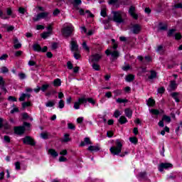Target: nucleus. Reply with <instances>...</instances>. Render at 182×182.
<instances>
[{"instance_id":"1","label":"nucleus","mask_w":182,"mask_h":182,"mask_svg":"<svg viewBox=\"0 0 182 182\" xmlns=\"http://www.w3.org/2000/svg\"><path fill=\"white\" fill-rule=\"evenodd\" d=\"M35 11L41 13L34 16L33 18V22H38V21H41V19H49V12L45 11V8L38 6L35 8Z\"/></svg>"},{"instance_id":"2","label":"nucleus","mask_w":182,"mask_h":182,"mask_svg":"<svg viewBox=\"0 0 182 182\" xmlns=\"http://www.w3.org/2000/svg\"><path fill=\"white\" fill-rule=\"evenodd\" d=\"M112 47H110L108 48L106 51L105 53L109 56V55H111L112 59H117L119 58V52L116 50L117 49V43H116V41L114 39H112Z\"/></svg>"},{"instance_id":"3","label":"nucleus","mask_w":182,"mask_h":182,"mask_svg":"<svg viewBox=\"0 0 182 182\" xmlns=\"http://www.w3.org/2000/svg\"><path fill=\"white\" fill-rule=\"evenodd\" d=\"M123 147V142L120 139L115 141V145L112 146L109 149V151L113 156H119L122 153V149Z\"/></svg>"},{"instance_id":"4","label":"nucleus","mask_w":182,"mask_h":182,"mask_svg":"<svg viewBox=\"0 0 182 182\" xmlns=\"http://www.w3.org/2000/svg\"><path fill=\"white\" fill-rule=\"evenodd\" d=\"M82 4V0H74L73 2V5L76 9V11H79L80 15H85V14H87L90 18H93V14L90 13V11L87 10L85 11L83 9H79V5Z\"/></svg>"},{"instance_id":"5","label":"nucleus","mask_w":182,"mask_h":182,"mask_svg":"<svg viewBox=\"0 0 182 182\" xmlns=\"http://www.w3.org/2000/svg\"><path fill=\"white\" fill-rule=\"evenodd\" d=\"M73 32V26L70 23H65L61 29V33L65 38H69Z\"/></svg>"},{"instance_id":"6","label":"nucleus","mask_w":182,"mask_h":182,"mask_svg":"<svg viewBox=\"0 0 182 182\" xmlns=\"http://www.w3.org/2000/svg\"><path fill=\"white\" fill-rule=\"evenodd\" d=\"M113 21L117 23H122L124 22L123 18L126 16V13L123 11H113Z\"/></svg>"},{"instance_id":"7","label":"nucleus","mask_w":182,"mask_h":182,"mask_svg":"<svg viewBox=\"0 0 182 182\" xmlns=\"http://www.w3.org/2000/svg\"><path fill=\"white\" fill-rule=\"evenodd\" d=\"M83 103H87V100L85 97H80L77 101L74 103V109L79 110L80 109V105Z\"/></svg>"},{"instance_id":"8","label":"nucleus","mask_w":182,"mask_h":182,"mask_svg":"<svg viewBox=\"0 0 182 182\" xmlns=\"http://www.w3.org/2000/svg\"><path fill=\"white\" fill-rule=\"evenodd\" d=\"M47 32H43L41 34V38H43V39H46L49 38L50 35H52V32L53 31V28L52 27V25H48V26L47 27Z\"/></svg>"},{"instance_id":"9","label":"nucleus","mask_w":182,"mask_h":182,"mask_svg":"<svg viewBox=\"0 0 182 182\" xmlns=\"http://www.w3.org/2000/svg\"><path fill=\"white\" fill-rule=\"evenodd\" d=\"M173 165L168 163H161L159 165L158 168L161 172L164 171V170H167V168H171Z\"/></svg>"},{"instance_id":"10","label":"nucleus","mask_w":182,"mask_h":182,"mask_svg":"<svg viewBox=\"0 0 182 182\" xmlns=\"http://www.w3.org/2000/svg\"><path fill=\"white\" fill-rule=\"evenodd\" d=\"M23 143L24 144H29L30 146H35V141L31 136H26L23 139Z\"/></svg>"},{"instance_id":"11","label":"nucleus","mask_w":182,"mask_h":182,"mask_svg":"<svg viewBox=\"0 0 182 182\" xmlns=\"http://www.w3.org/2000/svg\"><path fill=\"white\" fill-rule=\"evenodd\" d=\"M129 15H131V16L134 18V19H137L139 18V16L137 15V14L136 13V8L133 6H132L129 8Z\"/></svg>"},{"instance_id":"12","label":"nucleus","mask_w":182,"mask_h":182,"mask_svg":"<svg viewBox=\"0 0 182 182\" xmlns=\"http://www.w3.org/2000/svg\"><path fill=\"white\" fill-rule=\"evenodd\" d=\"M102 59V55L101 54H94L90 57V60L91 62H99Z\"/></svg>"},{"instance_id":"13","label":"nucleus","mask_w":182,"mask_h":182,"mask_svg":"<svg viewBox=\"0 0 182 182\" xmlns=\"http://www.w3.org/2000/svg\"><path fill=\"white\" fill-rule=\"evenodd\" d=\"M70 45H71L70 49L72 52H77V50H79V46H77V43H76L75 41L72 40Z\"/></svg>"},{"instance_id":"14","label":"nucleus","mask_w":182,"mask_h":182,"mask_svg":"<svg viewBox=\"0 0 182 182\" xmlns=\"http://www.w3.org/2000/svg\"><path fill=\"white\" fill-rule=\"evenodd\" d=\"M131 31L133 33H139L141 31V26L139 24H134L132 26Z\"/></svg>"},{"instance_id":"15","label":"nucleus","mask_w":182,"mask_h":182,"mask_svg":"<svg viewBox=\"0 0 182 182\" xmlns=\"http://www.w3.org/2000/svg\"><path fill=\"white\" fill-rule=\"evenodd\" d=\"M172 97L174 99L175 102H178L182 99V94L178 92H173L171 95Z\"/></svg>"},{"instance_id":"16","label":"nucleus","mask_w":182,"mask_h":182,"mask_svg":"<svg viewBox=\"0 0 182 182\" xmlns=\"http://www.w3.org/2000/svg\"><path fill=\"white\" fill-rule=\"evenodd\" d=\"M24 132H25V127H14V133H16V134H23Z\"/></svg>"},{"instance_id":"17","label":"nucleus","mask_w":182,"mask_h":182,"mask_svg":"<svg viewBox=\"0 0 182 182\" xmlns=\"http://www.w3.org/2000/svg\"><path fill=\"white\" fill-rule=\"evenodd\" d=\"M14 44L15 49H21L22 48V44L19 43V40L17 38H14Z\"/></svg>"},{"instance_id":"18","label":"nucleus","mask_w":182,"mask_h":182,"mask_svg":"<svg viewBox=\"0 0 182 182\" xmlns=\"http://www.w3.org/2000/svg\"><path fill=\"white\" fill-rule=\"evenodd\" d=\"M125 116L128 117V119H132L133 116V111L130 108H127L124 110Z\"/></svg>"},{"instance_id":"19","label":"nucleus","mask_w":182,"mask_h":182,"mask_svg":"<svg viewBox=\"0 0 182 182\" xmlns=\"http://www.w3.org/2000/svg\"><path fill=\"white\" fill-rule=\"evenodd\" d=\"M48 154H50V156H52L54 159L59 156V153H58V151H56V150L53 149H48Z\"/></svg>"},{"instance_id":"20","label":"nucleus","mask_w":182,"mask_h":182,"mask_svg":"<svg viewBox=\"0 0 182 182\" xmlns=\"http://www.w3.org/2000/svg\"><path fill=\"white\" fill-rule=\"evenodd\" d=\"M86 144H92V141H90V139L89 137H85L84 139V141H81L80 146L81 147H83L86 146Z\"/></svg>"},{"instance_id":"21","label":"nucleus","mask_w":182,"mask_h":182,"mask_svg":"<svg viewBox=\"0 0 182 182\" xmlns=\"http://www.w3.org/2000/svg\"><path fill=\"white\" fill-rule=\"evenodd\" d=\"M70 135L69 134H64L63 137L61 139V142L62 143H68L70 141Z\"/></svg>"},{"instance_id":"22","label":"nucleus","mask_w":182,"mask_h":182,"mask_svg":"<svg viewBox=\"0 0 182 182\" xmlns=\"http://www.w3.org/2000/svg\"><path fill=\"white\" fill-rule=\"evenodd\" d=\"M87 150H89V151H99V150H100V147L99 145L90 146Z\"/></svg>"},{"instance_id":"23","label":"nucleus","mask_w":182,"mask_h":182,"mask_svg":"<svg viewBox=\"0 0 182 182\" xmlns=\"http://www.w3.org/2000/svg\"><path fill=\"white\" fill-rule=\"evenodd\" d=\"M177 88V84L176 81H171L168 90H174Z\"/></svg>"},{"instance_id":"24","label":"nucleus","mask_w":182,"mask_h":182,"mask_svg":"<svg viewBox=\"0 0 182 182\" xmlns=\"http://www.w3.org/2000/svg\"><path fill=\"white\" fill-rule=\"evenodd\" d=\"M119 122L120 124H124L127 123V118H126L124 116H121L119 119Z\"/></svg>"},{"instance_id":"25","label":"nucleus","mask_w":182,"mask_h":182,"mask_svg":"<svg viewBox=\"0 0 182 182\" xmlns=\"http://www.w3.org/2000/svg\"><path fill=\"white\" fill-rule=\"evenodd\" d=\"M159 29L160 31H166V29H167V24L160 23L159 25Z\"/></svg>"},{"instance_id":"26","label":"nucleus","mask_w":182,"mask_h":182,"mask_svg":"<svg viewBox=\"0 0 182 182\" xmlns=\"http://www.w3.org/2000/svg\"><path fill=\"white\" fill-rule=\"evenodd\" d=\"M33 48L34 50H36V52H41L42 50V48L38 43L34 44L33 46Z\"/></svg>"},{"instance_id":"27","label":"nucleus","mask_w":182,"mask_h":182,"mask_svg":"<svg viewBox=\"0 0 182 182\" xmlns=\"http://www.w3.org/2000/svg\"><path fill=\"white\" fill-rule=\"evenodd\" d=\"M8 72H9V69H8V68H6V66L1 67L0 68V73H8Z\"/></svg>"},{"instance_id":"28","label":"nucleus","mask_w":182,"mask_h":182,"mask_svg":"<svg viewBox=\"0 0 182 182\" xmlns=\"http://www.w3.org/2000/svg\"><path fill=\"white\" fill-rule=\"evenodd\" d=\"M134 80V75H128L126 76V81L127 82H132V80Z\"/></svg>"},{"instance_id":"29","label":"nucleus","mask_w":182,"mask_h":182,"mask_svg":"<svg viewBox=\"0 0 182 182\" xmlns=\"http://www.w3.org/2000/svg\"><path fill=\"white\" fill-rule=\"evenodd\" d=\"M162 119L164 122H166V123H170V122H171V118L167 115H164Z\"/></svg>"},{"instance_id":"30","label":"nucleus","mask_w":182,"mask_h":182,"mask_svg":"<svg viewBox=\"0 0 182 182\" xmlns=\"http://www.w3.org/2000/svg\"><path fill=\"white\" fill-rule=\"evenodd\" d=\"M46 107H53L55 106V101H48L46 104Z\"/></svg>"},{"instance_id":"31","label":"nucleus","mask_w":182,"mask_h":182,"mask_svg":"<svg viewBox=\"0 0 182 182\" xmlns=\"http://www.w3.org/2000/svg\"><path fill=\"white\" fill-rule=\"evenodd\" d=\"M149 112L155 116H158V114H160V112L158 109H151L149 110Z\"/></svg>"},{"instance_id":"32","label":"nucleus","mask_w":182,"mask_h":182,"mask_svg":"<svg viewBox=\"0 0 182 182\" xmlns=\"http://www.w3.org/2000/svg\"><path fill=\"white\" fill-rule=\"evenodd\" d=\"M53 85L55 87L60 86L62 85V82H60V79H55L53 82Z\"/></svg>"},{"instance_id":"33","label":"nucleus","mask_w":182,"mask_h":182,"mask_svg":"<svg viewBox=\"0 0 182 182\" xmlns=\"http://www.w3.org/2000/svg\"><path fill=\"white\" fill-rule=\"evenodd\" d=\"M58 107L59 109H63V107H65V101H63V100H60L58 102Z\"/></svg>"},{"instance_id":"34","label":"nucleus","mask_w":182,"mask_h":182,"mask_svg":"<svg viewBox=\"0 0 182 182\" xmlns=\"http://www.w3.org/2000/svg\"><path fill=\"white\" fill-rule=\"evenodd\" d=\"M129 141L133 143V144H137V141H139V140L136 137L133 136L129 138Z\"/></svg>"},{"instance_id":"35","label":"nucleus","mask_w":182,"mask_h":182,"mask_svg":"<svg viewBox=\"0 0 182 182\" xmlns=\"http://www.w3.org/2000/svg\"><path fill=\"white\" fill-rule=\"evenodd\" d=\"M117 103H127V99L118 98L116 100Z\"/></svg>"},{"instance_id":"36","label":"nucleus","mask_w":182,"mask_h":182,"mask_svg":"<svg viewBox=\"0 0 182 182\" xmlns=\"http://www.w3.org/2000/svg\"><path fill=\"white\" fill-rule=\"evenodd\" d=\"M157 76V73L154 71H151V76L149 77V79H156V77Z\"/></svg>"},{"instance_id":"37","label":"nucleus","mask_w":182,"mask_h":182,"mask_svg":"<svg viewBox=\"0 0 182 182\" xmlns=\"http://www.w3.org/2000/svg\"><path fill=\"white\" fill-rule=\"evenodd\" d=\"M86 100H87V102H88L89 103H91V105H92L93 106L96 105V101L93 98H86Z\"/></svg>"},{"instance_id":"38","label":"nucleus","mask_w":182,"mask_h":182,"mask_svg":"<svg viewBox=\"0 0 182 182\" xmlns=\"http://www.w3.org/2000/svg\"><path fill=\"white\" fill-rule=\"evenodd\" d=\"M113 93L114 94V96H120L122 93V90H114Z\"/></svg>"},{"instance_id":"39","label":"nucleus","mask_w":182,"mask_h":182,"mask_svg":"<svg viewBox=\"0 0 182 182\" xmlns=\"http://www.w3.org/2000/svg\"><path fill=\"white\" fill-rule=\"evenodd\" d=\"M73 54H74V58L75 59H80V53H79V50L74 51Z\"/></svg>"},{"instance_id":"40","label":"nucleus","mask_w":182,"mask_h":182,"mask_svg":"<svg viewBox=\"0 0 182 182\" xmlns=\"http://www.w3.org/2000/svg\"><path fill=\"white\" fill-rule=\"evenodd\" d=\"M155 104L154 100L149 98L147 101L148 106H153Z\"/></svg>"},{"instance_id":"41","label":"nucleus","mask_w":182,"mask_h":182,"mask_svg":"<svg viewBox=\"0 0 182 182\" xmlns=\"http://www.w3.org/2000/svg\"><path fill=\"white\" fill-rule=\"evenodd\" d=\"M68 129H70V130H75V129H76V127L73 123H68Z\"/></svg>"},{"instance_id":"42","label":"nucleus","mask_w":182,"mask_h":182,"mask_svg":"<svg viewBox=\"0 0 182 182\" xmlns=\"http://www.w3.org/2000/svg\"><path fill=\"white\" fill-rule=\"evenodd\" d=\"M122 115V112H120V111L119 109H116L114 112V117H116L117 119V117H119V116Z\"/></svg>"},{"instance_id":"43","label":"nucleus","mask_w":182,"mask_h":182,"mask_svg":"<svg viewBox=\"0 0 182 182\" xmlns=\"http://www.w3.org/2000/svg\"><path fill=\"white\" fill-rule=\"evenodd\" d=\"M48 136L49 134H48V132H43L41 134V139H48Z\"/></svg>"},{"instance_id":"44","label":"nucleus","mask_w":182,"mask_h":182,"mask_svg":"<svg viewBox=\"0 0 182 182\" xmlns=\"http://www.w3.org/2000/svg\"><path fill=\"white\" fill-rule=\"evenodd\" d=\"M92 68L94 70H99L100 69V65H99L97 63H94L92 64Z\"/></svg>"},{"instance_id":"45","label":"nucleus","mask_w":182,"mask_h":182,"mask_svg":"<svg viewBox=\"0 0 182 182\" xmlns=\"http://www.w3.org/2000/svg\"><path fill=\"white\" fill-rule=\"evenodd\" d=\"M82 48H83V49H85V50H86V52H89L90 48L87 46V44H86V42H85V41L82 43Z\"/></svg>"},{"instance_id":"46","label":"nucleus","mask_w":182,"mask_h":182,"mask_svg":"<svg viewBox=\"0 0 182 182\" xmlns=\"http://www.w3.org/2000/svg\"><path fill=\"white\" fill-rule=\"evenodd\" d=\"M174 36L176 41H180V39H181V33H176Z\"/></svg>"},{"instance_id":"47","label":"nucleus","mask_w":182,"mask_h":182,"mask_svg":"<svg viewBox=\"0 0 182 182\" xmlns=\"http://www.w3.org/2000/svg\"><path fill=\"white\" fill-rule=\"evenodd\" d=\"M175 32H176V29L174 28L169 30L168 32V36H173Z\"/></svg>"},{"instance_id":"48","label":"nucleus","mask_w":182,"mask_h":182,"mask_svg":"<svg viewBox=\"0 0 182 182\" xmlns=\"http://www.w3.org/2000/svg\"><path fill=\"white\" fill-rule=\"evenodd\" d=\"M15 168L16 170H21V162L17 161L15 163Z\"/></svg>"},{"instance_id":"49","label":"nucleus","mask_w":182,"mask_h":182,"mask_svg":"<svg viewBox=\"0 0 182 182\" xmlns=\"http://www.w3.org/2000/svg\"><path fill=\"white\" fill-rule=\"evenodd\" d=\"M48 87H49V85L48 84L43 85V86L41 88V90H42V92H45L48 89Z\"/></svg>"},{"instance_id":"50","label":"nucleus","mask_w":182,"mask_h":182,"mask_svg":"<svg viewBox=\"0 0 182 182\" xmlns=\"http://www.w3.org/2000/svg\"><path fill=\"white\" fill-rule=\"evenodd\" d=\"M8 100H9V102H16V101H17V99H16V97H15L9 96V97H8Z\"/></svg>"},{"instance_id":"51","label":"nucleus","mask_w":182,"mask_h":182,"mask_svg":"<svg viewBox=\"0 0 182 182\" xmlns=\"http://www.w3.org/2000/svg\"><path fill=\"white\" fill-rule=\"evenodd\" d=\"M58 161H60V163L68 161V159L65 156H60Z\"/></svg>"},{"instance_id":"52","label":"nucleus","mask_w":182,"mask_h":182,"mask_svg":"<svg viewBox=\"0 0 182 182\" xmlns=\"http://www.w3.org/2000/svg\"><path fill=\"white\" fill-rule=\"evenodd\" d=\"M26 99V94H21V95L19 97L20 102H23Z\"/></svg>"},{"instance_id":"53","label":"nucleus","mask_w":182,"mask_h":182,"mask_svg":"<svg viewBox=\"0 0 182 182\" xmlns=\"http://www.w3.org/2000/svg\"><path fill=\"white\" fill-rule=\"evenodd\" d=\"M4 141L5 143H11V137L9 136H4Z\"/></svg>"},{"instance_id":"54","label":"nucleus","mask_w":182,"mask_h":182,"mask_svg":"<svg viewBox=\"0 0 182 182\" xmlns=\"http://www.w3.org/2000/svg\"><path fill=\"white\" fill-rule=\"evenodd\" d=\"M6 123V121L5 119L0 118V129L3 127L4 124Z\"/></svg>"},{"instance_id":"55","label":"nucleus","mask_w":182,"mask_h":182,"mask_svg":"<svg viewBox=\"0 0 182 182\" xmlns=\"http://www.w3.org/2000/svg\"><path fill=\"white\" fill-rule=\"evenodd\" d=\"M28 106H31V102H30L22 103V107H23V109H25V107H28Z\"/></svg>"},{"instance_id":"56","label":"nucleus","mask_w":182,"mask_h":182,"mask_svg":"<svg viewBox=\"0 0 182 182\" xmlns=\"http://www.w3.org/2000/svg\"><path fill=\"white\" fill-rule=\"evenodd\" d=\"M18 77L20 79L23 80L26 78V75H25V73H21L18 74Z\"/></svg>"},{"instance_id":"57","label":"nucleus","mask_w":182,"mask_h":182,"mask_svg":"<svg viewBox=\"0 0 182 182\" xmlns=\"http://www.w3.org/2000/svg\"><path fill=\"white\" fill-rule=\"evenodd\" d=\"M101 16H103L104 18L106 16V8H103L101 10Z\"/></svg>"},{"instance_id":"58","label":"nucleus","mask_w":182,"mask_h":182,"mask_svg":"<svg viewBox=\"0 0 182 182\" xmlns=\"http://www.w3.org/2000/svg\"><path fill=\"white\" fill-rule=\"evenodd\" d=\"M8 59V54H4L0 57V60H6Z\"/></svg>"},{"instance_id":"59","label":"nucleus","mask_w":182,"mask_h":182,"mask_svg":"<svg viewBox=\"0 0 182 182\" xmlns=\"http://www.w3.org/2000/svg\"><path fill=\"white\" fill-rule=\"evenodd\" d=\"M164 49L163 47L161 46H159L157 48V52H159V53H163L164 52Z\"/></svg>"},{"instance_id":"60","label":"nucleus","mask_w":182,"mask_h":182,"mask_svg":"<svg viewBox=\"0 0 182 182\" xmlns=\"http://www.w3.org/2000/svg\"><path fill=\"white\" fill-rule=\"evenodd\" d=\"M67 67L68 68V69L71 70L73 69V64H72V63H70V61H68L67 63Z\"/></svg>"},{"instance_id":"61","label":"nucleus","mask_w":182,"mask_h":182,"mask_svg":"<svg viewBox=\"0 0 182 182\" xmlns=\"http://www.w3.org/2000/svg\"><path fill=\"white\" fill-rule=\"evenodd\" d=\"M60 156H66L68 154V151L66 149H63L61 151H60Z\"/></svg>"},{"instance_id":"62","label":"nucleus","mask_w":182,"mask_h":182,"mask_svg":"<svg viewBox=\"0 0 182 182\" xmlns=\"http://www.w3.org/2000/svg\"><path fill=\"white\" fill-rule=\"evenodd\" d=\"M18 12L23 15V14H25V12H26V10L25 9L22 8V7H20L18 9Z\"/></svg>"},{"instance_id":"63","label":"nucleus","mask_w":182,"mask_h":182,"mask_svg":"<svg viewBox=\"0 0 182 182\" xmlns=\"http://www.w3.org/2000/svg\"><path fill=\"white\" fill-rule=\"evenodd\" d=\"M123 70H125V72H127V70H129L130 69V65L129 64L124 65L122 68Z\"/></svg>"},{"instance_id":"64","label":"nucleus","mask_w":182,"mask_h":182,"mask_svg":"<svg viewBox=\"0 0 182 182\" xmlns=\"http://www.w3.org/2000/svg\"><path fill=\"white\" fill-rule=\"evenodd\" d=\"M174 6H175V8L182 9V4L181 3H178V4H175Z\"/></svg>"}]
</instances>
